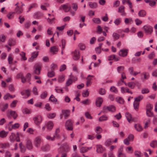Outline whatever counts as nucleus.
<instances>
[{
  "label": "nucleus",
  "mask_w": 157,
  "mask_h": 157,
  "mask_svg": "<svg viewBox=\"0 0 157 157\" xmlns=\"http://www.w3.org/2000/svg\"><path fill=\"white\" fill-rule=\"evenodd\" d=\"M115 110V108L113 105H111L109 106H104L103 107L102 110L101 111V112L105 113H107L108 111L114 112Z\"/></svg>",
  "instance_id": "nucleus-1"
},
{
  "label": "nucleus",
  "mask_w": 157,
  "mask_h": 157,
  "mask_svg": "<svg viewBox=\"0 0 157 157\" xmlns=\"http://www.w3.org/2000/svg\"><path fill=\"white\" fill-rule=\"evenodd\" d=\"M6 115L9 118L13 117L14 119H15L18 116L15 111L10 110H8L7 111Z\"/></svg>",
  "instance_id": "nucleus-2"
},
{
  "label": "nucleus",
  "mask_w": 157,
  "mask_h": 157,
  "mask_svg": "<svg viewBox=\"0 0 157 157\" xmlns=\"http://www.w3.org/2000/svg\"><path fill=\"white\" fill-rule=\"evenodd\" d=\"M66 129L68 130H72L73 129V122L71 120H67L65 124Z\"/></svg>",
  "instance_id": "nucleus-3"
},
{
  "label": "nucleus",
  "mask_w": 157,
  "mask_h": 157,
  "mask_svg": "<svg viewBox=\"0 0 157 157\" xmlns=\"http://www.w3.org/2000/svg\"><path fill=\"white\" fill-rule=\"evenodd\" d=\"M34 73L37 75H39L40 73L41 70V65L40 63H37L34 67Z\"/></svg>",
  "instance_id": "nucleus-4"
},
{
  "label": "nucleus",
  "mask_w": 157,
  "mask_h": 157,
  "mask_svg": "<svg viewBox=\"0 0 157 157\" xmlns=\"http://www.w3.org/2000/svg\"><path fill=\"white\" fill-rule=\"evenodd\" d=\"M153 108V105L149 103H147L146 105V114L149 117L151 116L152 113L151 110Z\"/></svg>",
  "instance_id": "nucleus-5"
},
{
  "label": "nucleus",
  "mask_w": 157,
  "mask_h": 157,
  "mask_svg": "<svg viewBox=\"0 0 157 157\" xmlns=\"http://www.w3.org/2000/svg\"><path fill=\"white\" fill-rule=\"evenodd\" d=\"M33 120L35 124L37 125H39L42 121V117L40 115L36 116L33 118Z\"/></svg>",
  "instance_id": "nucleus-6"
},
{
  "label": "nucleus",
  "mask_w": 157,
  "mask_h": 157,
  "mask_svg": "<svg viewBox=\"0 0 157 157\" xmlns=\"http://www.w3.org/2000/svg\"><path fill=\"white\" fill-rule=\"evenodd\" d=\"M143 28L145 32L148 34H151L153 31V28L149 25H145Z\"/></svg>",
  "instance_id": "nucleus-7"
},
{
  "label": "nucleus",
  "mask_w": 157,
  "mask_h": 157,
  "mask_svg": "<svg viewBox=\"0 0 157 157\" xmlns=\"http://www.w3.org/2000/svg\"><path fill=\"white\" fill-rule=\"evenodd\" d=\"M73 59L74 60L77 61L80 58V52L79 51L76 50L73 52Z\"/></svg>",
  "instance_id": "nucleus-8"
},
{
  "label": "nucleus",
  "mask_w": 157,
  "mask_h": 157,
  "mask_svg": "<svg viewBox=\"0 0 157 157\" xmlns=\"http://www.w3.org/2000/svg\"><path fill=\"white\" fill-rule=\"evenodd\" d=\"M128 50L125 49L121 50L118 53L119 55L121 56L125 57L127 56Z\"/></svg>",
  "instance_id": "nucleus-9"
},
{
  "label": "nucleus",
  "mask_w": 157,
  "mask_h": 157,
  "mask_svg": "<svg viewBox=\"0 0 157 157\" xmlns=\"http://www.w3.org/2000/svg\"><path fill=\"white\" fill-rule=\"evenodd\" d=\"M70 147L67 144L65 143L63 144L62 150L63 152L67 153L70 150Z\"/></svg>",
  "instance_id": "nucleus-10"
},
{
  "label": "nucleus",
  "mask_w": 157,
  "mask_h": 157,
  "mask_svg": "<svg viewBox=\"0 0 157 157\" xmlns=\"http://www.w3.org/2000/svg\"><path fill=\"white\" fill-rule=\"evenodd\" d=\"M41 143V139L39 137H37L35 138L34 140V144L35 146L37 148L40 147Z\"/></svg>",
  "instance_id": "nucleus-11"
},
{
  "label": "nucleus",
  "mask_w": 157,
  "mask_h": 157,
  "mask_svg": "<svg viewBox=\"0 0 157 157\" xmlns=\"http://www.w3.org/2000/svg\"><path fill=\"white\" fill-rule=\"evenodd\" d=\"M103 100L101 97H98L96 99V105L98 107H100L101 106Z\"/></svg>",
  "instance_id": "nucleus-12"
},
{
  "label": "nucleus",
  "mask_w": 157,
  "mask_h": 157,
  "mask_svg": "<svg viewBox=\"0 0 157 157\" xmlns=\"http://www.w3.org/2000/svg\"><path fill=\"white\" fill-rule=\"evenodd\" d=\"M45 125L47 129L49 130H52L54 126L53 122L51 121H48L46 124Z\"/></svg>",
  "instance_id": "nucleus-13"
},
{
  "label": "nucleus",
  "mask_w": 157,
  "mask_h": 157,
  "mask_svg": "<svg viewBox=\"0 0 157 157\" xmlns=\"http://www.w3.org/2000/svg\"><path fill=\"white\" fill-rule=\"evenodd\" d=\"M62 112L63 115L65 118L66 119L69 116L70 111L69 110H62Z\"/></svg>",
  "instance_id": "nucleus-14"
},
{
  "label": "nucleus",
  "mask_w": 157,
  "mask_h": 157,
  "mask_svg": "<svg viewBox=\"0 0 157 157\" xmlns=\"http://www.w3.org/2000/svg\"><path fill=\"white\" fill-rule=\"evenodd\" d=\"M97 149L96 151L98 153H101L104 151V149L101 145H97L96 146Z\"/></svg>",
  "instance_id": "nucleus-15"
},
{
  "label": "nucleus",
  "mask_w": 157,
  "mask_h": 157,
  "mask_svg": "<svg viewBox=\"0 0 157 157\" xmlns=\"http://www.w3.org/2000/svg\"><path fill=\"white\" fill-rule=\"evenodd\" d=\"M38 55V52H33L32 54L31 57H30V59H29V61H32L33 59L36 57Z\"/></svg>",
  "instance_id": "nucleus-16"
},
{
  "label": "nucleus",
  "mask_w": 157,
  "mask_h": 157,
  "mask_svg": "<svg viewBox=\"0 0 157 157\" xmlns=\"http://www.w3.org/2000/svg\"><path fill=\"white\" fill-rule=\"evenodd\" d=\"M118 12L119 13H121L122 15H125L124 12V7L123 6H120L118 8Z\"/></svg>",
  "instance_id": "nucleus-17"
},
{
  "label": "nucleus",
  "mask_w": 157,
  "mask_h": 157,
  "mask_svg": "<svg viewBox=\"0 0 157 157\" xmlns=\"http://www.w3.org/2000/svg\"><path fill=\"white\" fill-rule=\"evenodd\" d=\"M62 6L65 11L66 12H68L71 9V7L70 6L63 5H62Z\"/></svg>",
  "instance_id": "nucleus-18"
},
{
  "label": "nucleus",
  "mask_w": 157,
  "mask_h": 157,
  "mask_svg": "<svg viewBox=\"0 0 157 157\" xmlns=\"http://www.w3.org/2000/svg\"><path fill=\"white\" fill-rule=\"evenodd\" d=\"M125 116L128 122H130L131 121H134L132 117V115L129 113L127 112L125 113Z\"/></svg>",
  "instance_id": "nucleus-19"
},
{
  "label": "nucleus",
  "mask_w": 157,
  "mask_h": 157,
  "mask_svg": "<svg viewBox=\"0 0 157 157\" xmlns=\"http://www.w3.org/2000/svg\"><path fill=\"white\" fill-rule=\"evenodd\" d=\"M17 78H21V82L22 83H24L26 82V79L23 76V75L22 73H19L16 76Z\"/></svg>",
  "instance_id": "nucleus-20"
},
{
  "label": "nucleus",
  "mask_w": 157,
  "mask_h": 157,
  "mask_svg": "<svg viewBox=\"0 0 157 157\" xmlns=\"http://www.w3.org/2000/svg\"><path fill=\"white\" fill-rule=\"evenodd\" d=\"M15 13L19 14L23 12V9L22 7H19L18 6L16 7L15 9Z\"/></svg>",
  "instance_id": "nucleus-21"
},
{
  "label": "nucleus",
  "mask_w": 157,
  "mask_h": 157,
  "mask_svg": "<svg viewBox=\"0 0 157 157\" xmlns=\"http://www.w3.org/2000/svg\"><path fill=\"white\" fill-rule=\"evenodd\" d=\"M16 43V41L15 40L12 38L10 39L8 41V44L10 46L14 45Z\"/></svg>",
  "instance_id": "nucleus-22"
},
{
  "label": "nucleus",
  "mask_w": 157,
  "mask_h": 157,
  "mask_svg": "<svg viewBox=\"0 0 157 157\" xmlns=\"http://www.w3.org/2000/svg\"><path fill=\"white\" fill-rule=\"evenodd\" d=\"M146 12L144 10H141L139 11L138 15L140 17H144L146 15Z\"/></svg>",
  "instance_id": "nucleus-23"
},
{
  "label": "nucleus",
  "mask_w": 157,
  "mask_h": 157,
  "mask_svg": "<svg viewBox=\"0 0 157 157\" xmlns=\"http://www.w3.org/2000/svg\"><path fill=\"white\" fill-rule=\"evenodd\" d=\"M13 122V121H11L9 123L6 124L5 128H7L9 131H10L12 130V124H11Z\"/></svg>",
  "instance_id": "nucleus-24"
},
{
  "label": "nucleus",
  "mask_w": 157,
  "mask_h": 157,
  "mask_svg": "<svg viewBox=\"0 0 157 157\" xmlns=\"http://www.w3.org/2000/svg\"><path fill=\"white\" fill-rule=\"evenodd\" d=\"M27 148L29 150L33 148V146L31 142L29 140H28L26 144Z\"/></svg>",
  "instance_id": "nucleus-25"
},
{
  "label": "nucleus",
  "mask_w": 157,
  "mask_h": 157,
  "mask_svg": "<svg viewBox=\"0 0 157 157\" xmlns=\"http://www.w3.org/2000/svg\"><path fill=\"white\" fill-rule=\"evenodd\" d=\"M8 132H6L4 130H2L0 132V137L1 138H4L7 135Z\"/></svg>",
  "instance_id": "nucleus-26"
},
{
  "label": "nucleus",
  "mask_w": 157,
  "mask_h": 157,
  "mask_svg": "<svg viewBox=\"0 0 157 157\" xmlns=\"http://www.w3.org/2000/svg\"><path fill=\"white\" fill-rule=\"evenodd\" d=\"M150 146L152 148H155L157 147V141L156 140L152 141L150 143Z\"/></svg>",
  "instance_id": "nucleus-27"
},
{
  "label": "nucleus",
  "mask_w": 157,
  "mask_h": 157,
  "mask_svg": "<svg viewBox=\"0 0 157 157\" xmlns=\"http://www.w3.org/2000/svg\"><path fill=\"white\" fill-rule=\"evenodd\" d=\"M90 7L91 8H95L97 7V4L96 3L89 2V3Z\"/></svg>",
  "instance_id": "nucleus-28"
},
{
  "label": "nucleus",
  "mask_w": 157,
  "mask_h": 157,
  "mask_svg": "<svg viewBox=\"0 0 157 157\" xmlns=\"http://www.w3.org/2000/svg\"><path fill=\"white\" fill-rule=\"evenodd\" d=\"M50 51L53 54H55L58 51V48L55 46L52 47L50 48Z\"/></svg>",
  "instance_id": "nucleus-29"
},
{
  "label": "nucleus",
  "mask_w": 157,
  "mask_h": 157,
  "mask_svg": "<svg viewBox=\"0 0 157 157\" xmlns=\"http://www.w3.org/2000/svg\"><path fill=\"white\" fill-rule=\"evenodd\" d=\"M108 119V117L106 115H103L101 116L98 119L99 121L101 122L103 121L107 120Z\"/></svg>",
  "instance_id": "nucleus-30"
},
{
  "label": "nucleus",
  "mask_w": 157,
  "mask_h": 157,
  "mask_svg": "<svg viewBox=\"0 0 157 157\" xmlns=\"http://www.w3.org/2000/svg\"><path fill=\"white\" fill-rule=\"evenodd\" d=\"M90 76V75H89L88 76L87 78H86L87 81H86V86H88L91 85V81L92 79V78H89Z\"/></svg>",
  "instance_id": "nucleus-31"
},
{
  "label": "nucleus",
  "mask_w": 157,
  "mask_h": 157,
  "mask_svg": "<svg viewBox=\"0 0 157 157\" xmlns=\"http://www.w3.org/2000/svg\"><path fill=\"white\" fill-rule=\"evenodd\" d=\"M134 127L138 131H140L142 129L141 126L139 124H135Z\"/></svg>",
  "instance_id": "nucleus-32"
},
{
  "label": "nucleus",
  "mask_w": 157,
  "mask_h": 157,
  "mask_svg": "<svg viewBox=\"0 0 157 157\" xmlns=\"http://www.w3.org/2000/svg\"><path fill=\"white\" fill-rule=\"evenodd\" d=\"M112 144V140L110 139H107L105 143V145L106 146H109Z\"/></svg>",
  "instance_id": "nucleus-33"
},
{
  "label": "nucleus",
  "mask_w": 157,
  "mask_h": 157,
  "mask_svg": "<svg viewBox=\"0 0 157 157\" xmlns=\"http://www.w3.org/2000/svg\"><path fill=\"white\" fill-rule=\"evenodd\" d=\"M143 98V97L142 95H140L138 97L135 98L134 101L139 102Z\"/></svg>",
  "instance_id": "nucleus-34"
},
{
  "label": "nucleus",
  "mask_w": 157,
  "mask_h": 157,
  "mask_svg": "<svg viewBox=\"0 0 157 157\" xmlns=\"http://www.w3.org/2000/svg\"><path fill=\"white\" fill-rule=\"evenodd\" d=\"M139 104V102H136L135 101H134L133 103V106L134 109L136 111L138 110Z\"/></svg>",
  "instance_id": "nucleus-35"
},
{
  "label": "nucleus",
  "mask_w": 157,
  "mask_h": 157,
  "mask_svg": "<svg viewBox=\"0 0 157 157\" xmlns=\"http://www.w3.org/2000/svg\"><path fill=\"white\" fill-rule=\"evenodd\" d=\"M35 17L37 19H39L43 16V14L40 12H37L35 14Z\"/></svg>",
  "instance_id": "nucleus-36"
},
{
  "label": "nucleus",
  "mask_w": 157,
  "mask_h": 157,
  "mask_svg": "<svg viewBox=\"0 0 157 157\" xmlns=\"http://www.w3.org/2000/svg\"><path fill=\"white\" fill-rule=\"evenodd\" d=\"M50 149V147L48 145H47L42 147L41 148V149L43 151H45L47 150H48Z\"/></svg>",
  "instance_id": "nucleus-37"
},
{
  "label": "nucleus",
  "mask_w": 157,
  "mask_h": 157,
  "mask_svg": "<svg viewBox=\"0 0 157 157\" xmlns=\"http://www.w3.org/2000/svg\"><path fill=\"white\" fill-rule=\"evenodd\" d=\"M56 114L55 113H50L47 114L48 117L50 119H53L56 116Z\"/></svg>",
  "instance_id": "nucleus-38"
},
{
  "label": "nucleus",
  "mask_w": 157,
  "mask_h": 157,
  "mask_svg": "<svg viewBox=\"0 0 157 157\" xmlns=\"http://www.w3.org/2000/svg\"><path fill=\"white\" fill-rule=\"evenodd\" d=\"M102 131V129L100 126H97L96 127L95 131L97 133H100Z\"/></svg>",
  "instance_id": "nucleus-39"
},
{
  "label": "nucleus",
  "mask_w": 157,
  "mask_h": 157,
  "mask_svg": "<svg viewBox=\"0 0 157 157\" xmlns=\"http://www.w3.org/2000/svg\"><path fill=\"white\" fill-rule=\"evenodd\" d=\"M89 149V147H82L80 149V152L82 153L86 152L88 151Z\"/></svg>",
  "instance_id": "nucleus-40"
},
{
  "label": "nucleus",
  "mask_w": 157,
  "mask_h": 157,
  "mask_svg": "<svg viewBox=\"0 0 157 157\" xmlns=\"http://www.w3.org/2000/svg\"><path fill=\"white\" fill-rule=\"evenodd\" d=\"M49 100H50L52 102H56L57 101V99L52 94L51 95Z\"/></svg>",
  "instance_id": "nucleus-41"
},
{
  "label": "nucleus",
  "mask_w": 157,
  "mask_h": 157,
  "mask_svg": "<svg viewBox=\"0 0 157 157\" xmlns=\"http://www.w3.org/2000/svg\"><path fill=\"white\" fill-rule=\"evenodd\" d=\"M48 76L50 78H52L54 76L55 72L53 71H50L48 73Z\"/></svg>",
  "instance_id": "nucleus-42"
},
{
  "label": "nucleus",
  "mask_w": 157,
  "mask_h": 157,
  "mask_svg": "<svg viewBox=\"0 0 157 157\" xmlns=\"http://www.w3.org/2000/svg\"><path fill=\"white\" fill-rule=\"evenodd\" d=\"M78 46L82 50H84L86 48V46L85 44L82 43H79L78 45Z\"/></svg>",
  "instance_id": "nucleus-43"
},
{
  "label": "nucleus",
  "mask_w": 157,
  "mask_h": 157,
  "mask_svg": "<svg viewBox=\"0 0 157 157\" xmlns=\"http://www.w3.org/2000/svg\"><path fill=\"white\" fill-rule=\"evenodd\" d=\"M31 74L29 73H27L26 76V78H25L26 79V81H27L28 82H29L31 79Z\"/></svg>",
  "instance_id": "nucleus-44"
},
{
  "label": "nucleus",
  "mask_w": 157,
  "mask_h": 157,
  "mask_svg": "<svg viewBox=\"0 0 157 157\" xmlns=\"http://www.w3.org/2000/svg\"><path fill=\"white\" fill-rule=\"evenodd\" d=\"M93 21L96 24H99L101 22V20L98 18H94L93 19Z\"/></svg>",
  "instance_id": "nucleus-45"
},
{
  "label": "nucleus",
  "mask_w": 157,
  "mask_h": 157,
  "mask_svg": "<svg viewBox=\"0 0 157 157\" xmlns=\"http://www.w3.org/2000/svg\"><path fill=\"white\" fill-rule=\"evenodd\" d=\"M128 86L131 89H133L135 86L134 82H128Z\"/></svg>",
  "instance_id": "nucleus-46"
},
{
  "label": "nucleus",
  "mask_w": 157,
  "mask_h": 157,
  "mask_svg": "<svg viewBox=\"0 0 157 157\" xmlns=\"http://www.w3.org/2000/svg\"><path fill=\"white\" fill-rule=\"evenodd\" d=\"M135 155L136 157H142L143 156V154L141 152L138 151L135 152Z\"/></svg>",
  "instance_id": "nucleus-47"
},
{
  "label": "nucleus",
  "mask_w": 157,
  "mask_h": 157,
  "mask_svg": "<svg viewBox=\"0 0 157 157\" xmlns=\"http://www.w3.org/2000/svg\"><path fill=\"white\" fill-rule=\"evenodd\" d=\"M113 39L115 40H117L120 37V35L116 33H114L113 34Z\"/></svg>",
  "instance_id": "nucleus-48"
},
{
  "label": "nucleus",
  "mask_w": 157,
  "mask_h": 157,
  "mask_svg": "<svg viewBox=\"0 0 157 157\" xmlns=\"http://www.w3.org/2000/svg\"><path fill=\"white\" fill-rule=\"evenodd\" d=\"M47 95V92L46 91H44L40 95V98L42 99L45 98Z\"/></svg>",
  "instance_id": "nucleus-49"
},
{
  "label": "nucleus",
  "mask_w": 157,
  "mask_h": 157,
  "mask_svg": "<svg viewBox=\"0 0 157 157\" xmlns=\"http://www.w3.org/2000/svg\"><path fill=\"white\" fill-rule=\"evenodd\" d=\"M13 60V59L12 57V55L11 54H10L9 55L8 58V61L9 63V64H12V63Z\"/></svg>",
  "instance_id": "nucleus-50"
},
{
  "label": "nucleus",
  "mask_w": 157,
  "mask_h": 157,
  "mask_svg": "<svg viewBox=\"0 0 157 157\" xmlns=\"http://www.w3.org/2000/svg\"><path fill=\"white\" fill-rule=\"evenodd\" d=\"M16 136L14 133H12L11 135L10 136L11 141L13 142L15 139Z\"/></svg>",
  "instance_id": "nucleus-51"
},
{
  "label": "nucleus",
  "mask_w": 157,
  "mask_h": 157,
  "mask_svg": "<svg viewBox=\"0 0 157 157\" xmlns=\"http://www.w3.org/2000/svg\"><path fill=\"white\" fill-rule=\"evenodd\" d=\"M64 80V75H61L59 76L58 79V82H61Z\"/></svg>",
  "instance_id": "nucleus-52"
},
{
  "label": "nucleus",
  "mask_w": 157,
  "mask_h": 157,
  "mask_svg": "<svg viewBox=\"0 0 157 157\" xmlns=\"http://www.w3.org/2000/svg\"><path fill=\"white\" fill-rule=\"evenodd\" d=\"M149 92V89L147 88L143 89L141 90L142 94H147Z\"/></svg>",
  "instance_id": "nucleus-53"
},
{
  "label": "nucleus",
  "mask_w": 157,
  "mask_h": 157,
  "mask_svg": "<svg viewBox=\"0 0 157 157\" xmlns=\"http://www.w3.org/2000/svg\"><path fill=\"white\" fill-rule=\"evenodd\" d=\"M25 53L24 52H22L20 54V55L21 56L22 59L24 60H25L27 59V58L25 57Z\"/></svg>",
  "instance_id": "nucleus-54"
},
{
  "label": "nucleus",
  "mask_w": 157,
  "mask_h": 157,
  "mask_svg": "<svg viewBox=\"0 0 157 157\" xmlns=\"http://www.w3.org/2000/svg\"><path fill=\"white\" fill-rule=\"evenodd\" d=\"M121 18H118L116 19L114 21V23L117 25H118L121 23Z\"/></svg>",
  "instance_id": "nucleus-55"
},
{
  "label": "nucleus",
  "mask_w": 157,
  "mask_h": 157,
  "mask_svg": "<svg viewBox=\"0 0 157 157\" xmlns=\"http://www.w3.org/2000/svg\"><path fill=\"white\" fill-rule=\"evenodd\" d=\"M17 101L16 100L13 101L10 104V106L11 107H15L16 105Z\"/></svg>",
  "instance_id": "nucleus-56"
},
{
  "label": "nucleus",
  "mask_w": 157,
  "mask_h": 157,
  "mask_svg": "<svg viewBox=\"0 0 157 157\" xmlns=\"http://www.w3.org/2000/svg\"><path fill=\"white\" fill-rule=\"evenodd\" d=\"M5 39L6 37L4 35L2 34L0 36V41L4 42Z\"/></svg>",
  "instance_id": "nucleus-57"
},
{
  "label": "nucleus",
  "mask_w": 157,
  "mask_h": 157,
  "mask_svg": "<svg viewBox=\"0 0 157 157\" xmlns=\"http://www.w3.org/2000/svg\"><path fill=\"white\" fill-rule=\"evenodd\" d=\"M57 67V66L56 64L54 63H52L51 65V71H54L55 69Z\"/></svg>",
  "instance_id": "nucleus-58"
},
{
  "label": "nucleus",
  "mask_w": 157,
  "mask_h": 157,
  "mask_svg": "<svg viewBox=\"0 0 157 157\" xmlns=\"http://www.w3.org/2000/svg\"><path fill=\"white\" fill-rule=\"evenodd\" d=\"M132 21V19L131 18H125V19L124 22L126 24H128L129 22H131Z\"/></svg>",
  "instance_id": "nucleus-59"
},
{
  "label": "nucleus",
  "mask_w": 157,
  "mask_h": 157,
  "mask_svg": "<svg viewBox=\"0 0 157 157\" xmlns=\"http://www.w3.org/2000/svg\"><path fill=\"white\" fill-rule=\"evenodd\" d=\"M129 141L130 140L128 138H126L124 140L123 142L126 145H128L130 144Z\"/></svg>",
  "instance_id": "nucleus-60"
},
{
  "label": "nucleus",
  "mask_w": 157,
  "mask_h": 157,
  "mask_svg": "<svg viewBox=\"0 0 157 157\" xmlns=\"http://www.w3.org/2000/svg\"><path fill=\"white\" fill-rule=\"evenodd\" d=\"M99 93L101 95H104L105 94V90L104 89L101 88L99 90Z\"/></svg>",
  "instance_id": "nucleus-61"
},
{
  "label": "nucleus",
  "mask_w": 157,
  "mask_h": 157,
  "mask_svg": "<svg viewBox=\"0 0 157 157\" xmlns=\"http://www.w3.org/2000/svg\"><path fill=\"white\" fill-rule=\"evenodd\" d=\"M72 8L73 10L76 11L78 9V5L77 4L73 3L72 4Z\"/></svg>",
  "instance_id": "nucleus-62"
},
{
  "label": "nucleus",
  "mask_w": 157,
  "mask_h": 157,
  "mask_svg": "<svg viewBox=\"0 0 157 157\" xmlns=\"http://www.w3.org/2000/svg\"><path fill=\"white\" fill-rule=\"evenodd\" d=\"M23 113L25 114H29L30 113V111L27 108H25L23 110Z\"/></svg>",
  "instance_id": "nucleus-63"
},
{
  "label": "nucleus",
  "mask_w": 157,
  "mask_h": 157,
  "mask_svg": "<svg viewBox=\"0 0 157 157\" xmlns=\"http://www.w3.org/2000/svg\"><path fill=\"white\" fill-rule=\"evenodd\" d=\"M85 117L87 118L92 119V117L91 116L90 114L88 112H86L85 113Z\"/></svg>",
  "instance_id": "nucleus-64"
}]
</instances>
